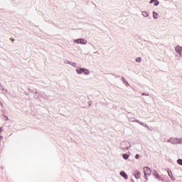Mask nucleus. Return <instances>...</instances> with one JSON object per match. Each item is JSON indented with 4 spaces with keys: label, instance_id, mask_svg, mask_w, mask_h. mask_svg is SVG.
Returning <instances> with one entry per match:
<instances>
[{
    "label": "nucleus",
    "instance_id": "obj_4",
    "mask_svg": "<svg viewBox=\"0 0 182 182\" xmlns=\"http://www.w3.org/2000/svg\"><path fill=\"white\" fill-rule=\"evenodd\" d=\"M144 174H146L147 176H150L151 174V169L148 166L144 167Z\"/></svg>",
    "mask_w": 182,
    "mask_h": 182
},
{
    "label": "nucleus",
    "instance_id": "obj_42",
    "mask_svg": "<svg viewBox=\"0 0 182 182\" xmlns=\"http://www.w3.org/2000/svg\"><path fill=\"white\" fill-rule=\"evenodd\" d=\"M0 145H1V142H0Z\"/></svg>",
    "mask_w": 182,
    "mask_h": 182
},
{
    "label": "nucleus",
    "instance_id": "obj_15",
    "mask_svg": "<svg viewBox=\"0 0 182 182\" xmlns=\"http://www.w3.org/2000/svg\"><path fill=\"white\" fill-rule=\"evenodd\" d=\"M84 75H90V71L87 68H84Z\"/></svg>",
    "mask_w": 182,
    "mask_h": 182
},
{
    "label": "nucleus",
    "instance_id": "obj_41",
    "mask_svg": "<svg viewBox=\"0 0 182 182\" xmlns=\"http://www.w3.org/2000/svg\"><path fill=\"white\" fill-rule=\"evenodd\" d=\"M117 77H120V76H119V75H117Z\"/></svg>",
    "mask_w": 182,
    "mask_h": 182
},
{
    "label": "nucleus",
    "instance_id": "obj_26",
    "mask_svg": "<svg viewBox=\"0 0 182 182\" xmlns=\"http://www.w3.org/2000/svg\"><path fill=\"white\" fill-rule=\"evenodd\" d=\"M71 66H73V68H76V63H71Z\"/></svg>",
    "mask_w": 182,
    "mask_h": 182
},
{
    "label": "nucleus",
    "instance_id": "obj_22",
    "mask_svg": "<svg viewBox=\"0 0 182 182\" xmlns=\"http://www.w3.org/2000/svg\"><path fill=\"white\" fill-rule=\"evenodd\" d=\"M141 126H144V127H146L147 129H149V126H147V124H144V123H143V122H141L140 124H139Z\"/></svg>",
    "mask_w": 182,
    "mask_h": 182
},
{
    "label": "nucleus",
    "instance_id": "obj_40",
    "mask_svg": "<svg viewBox=\"0 0 182 182\" xmlns=\"http://www.w3.org/2000/svg\"><path fill=\"white\" fill-rule=\"evenodd\" d=\"M26 96H28V93L27 92H26Z\"/></svg>",
    "mask_w": 182,
    "mask_h": 182
},
{
    "label": "nucleus",
    "instance_id": "obj_7",
    "mask_svg": "<svg viewBox=\"0 0 182 182\" xmlns=\"http://www.w3.org/2000/svg\"><path fill=\"white\" fill-rule=\"evenodd\" d=\"M76 73H77V75H82V73H83L85 72V68H80L75 70Z\"/></svg>",
    "mask_w": 182,
    "mask_h": 182
},
{
    "label": "nucleus",
    "instance_id": "obj_2",
    "mask_svg": "<svg viewBox=\"0 0 182 182\" xmlns=\"http://www.w3.org/2000/svg\"><path fill=\"white\" fill-rule=\"evenodd\" d=\"M35 95H36V96H38L37 97H36V99H39V96L40 97H42V99H48V95H46L45 92H41L40 93L38 92V91H36V90H35Z\"/></svg>",
    "mask_w": 182,
    "mask_h": 182
},
{
    "label": "nucleus",
    "instance_id": "obj_9",
    "mask_svg": "<svg viewBox=\"0 0 182 182\" xmlns=\"http://www.w3.org/2000/svg\"><path fill=\"white\" fill-rule=\"evenodd\" d=\"M175 50H176V53H178V55H181V50H182V47L178 46L175 48Z\"/></svg>",
    "mask_w": 182,
    "mask_h": 182
},
{
    "label": "nucleus",
    "instance_id": "obj_33",
    "mask_svg": "<svg viewBox=\"0 0 182 182\" xmlns=\"http://www.w3.org/2000/svg\"><path fill=\"white\" fill-rule=\"evenodd\" d=\"M4 139V136L2 135H0V140H2Z\"/></svg>",
    "mask_w": 182,
    "mask_h": 182
},
{
    "label": "nucleus",
    "instance_id": "obj_1",
    "mask_svg": "<svg viewBox=\"0 0 182 182\" xmlns=\"http://www.w3.org/2000/svg\"><path fill=\"white\" fill-rule=\"evenodd\" d=\"M130 146V142L127 141H124L121 143L119 148L121 149V150H123V151H124L125 150H129Z\"/></svg>",
    "mask_w": 182,
    "mask_h": 182
},
{
    "label": "nucleus",
    "instance_id": "obj_31",
    "mask_svg": "<svg viewBox=\"0 0 182 182\" xmlns=\"http://www.w3.org/2000/svg\"><path fill=\"white\" fill-rule=\"evenodd\" d=\"M88 106H92V102H88Z\"/></svg>",
    "mask_w": 182,
    "mask_h": 182
},
{
    "label": "nucleus",
    "instance_id": "obj_3",
    "mask_svg": "<svg viewBox=\"0 0 182 182\" xmlns=\"http://www.w3.org/2000/svg\"><path fill=\"white\" fill-rule=\"evenodd\" d=\"M167 143H171V144H178V138H171L167 140Z\"/></svg>",
    "mask_w": 182,
    "mask_h": 182
},
{
    "label": "nucleus",
    "instance_id": "obj_19",
    "mask_svg": "<svg viewBox=\"0 0 182 182\" xmlns=\"http://www.w3.org/2000/svg\"><path fill=\"white\" fill-rule=\"evenodd\" d=\"M0 87H2V90H3V92H4H4H6V93H8V90H5V89H4V85H2V84L0 82Z\"/></svg>",
    "mask_w": 182,
    "mask_h": 182
},
{
    "label": "nucleus",
    "instance_id": "obj_29",
    "mask_svg": "<svg viewBox=\"0 0 182 182\" xmlns=\"http://www.w3.org/2000/svg\"><path fill=\"white\" fill-rule=\"evenodd\" d=\"M156 0H151L150 1H149V4H154V1H155Z\"/></svg>",
    "mask_w": 182,
    "mask_h": 182
},
{
    "label": "nucleus",
    "instance_id": "obj_37",
    "mask_svg": "<svg viewBox=\"0 0 182 182\" xmlns=\"http://www.w3.org/2000/svg\"><path fill=\"white\" fill-rule=\"evenodd\" d=\"M131 182H134V180H133V178H132V181H131Z\"/></svg>",
    "mask_w": 182,
    "mask_h": 182
},
{
    "label": "nucleus",
    "instance_id": "obj_16",
    "mask_svg": "<svg viewBox=\"0 0 182 182\" xmlns=\"http://www.w3.org/2000/svg\"><path fill=\"white\" fill-rule=\"evenodd\" d=\"M122 80L123 82L127 85V86H130V84H129V82H127V80H126V79H124V77H122Z\"/></svg>",
    "mask_w": 182,
    "mask_h": 182
},
{
    "label": "nucleus",
    "instance_id": "obj_34",
    "mask_svg": "<svg viewBox=\"0 0 182 182\" xmlns=\"http://www.w3.org/2000/svg\"><path fill=\"white\" fill-rule=\"evenodd\" d=\"M5 117H6V120H9V118H8V117H6V116H5Z\"/></svg>",
    "mask_w": 182,
    "mask_h": 182
},
{
    "label": "nucleus",
    "instance_id": "obj_24",
    "mask_svg": "<svg viewBox=\"0 0 182 182\" xmlns=\"http://www.w3.org/2000/svg\"><path fill=\"white\" fill-rule=\"evenodd\" d=\"M178 144H182V138L178 139Z\"/></svg>",
    "mask_w": 182,
    "mask_h": 182
},
{
    "label": "nucleus",
    "instance_id": "obj_8",
    "mask_svg": "<svg viewBox=\"0 0 182 182\" xmlns=\"http://www.w3.org/2000/svg\"><path fill=\"white\" fill-rule=\"evenodd\" d=\"M134 176L135 178H136V179L140 178V177H141L140 171H134Z\"/></svg>",
    "mask_w": 182,
    "mask_h": 182
},
{
    "label": "nucleus",
    "instance_id": "obj_35",
    "mask_svg": "<svg viewBox=\"0 0 182 182\" xmlns=\"http://www.w3.org/2000/svg\"><path fill=\"white\" fill-rule=\"evenodd\" d=\"M68 63H69V65H72V63H70V61H68Z\"/></svg>",
    "mask_w": 182,
    "mask_h": 182
},
{
    "label": "nucleus",
    "instance_id": "obj_13",
    "mask_svg": "<svg viewBox=\"0 0 182 182\" xmlns=\"http://www.w3.org/2000/svg\"><path fill=\"white\" fill-rule=\"evenodd\" d=\"M122 157L124 160H128L129 157H130V155L128 154H123Z\"/></svg>",
    "mask_w": 182,
    "mask_h": 182
},
{
    "label": "nucleus",
    "instance_id": "obj_36",
    "mask_svg": "<svg viewBox=\"0 0 182 182\" xmlns=\"http://www.w3.org/2000/svg\"><path fill=\"white\" fill-rule=\"evenodd\" d=\"M2 132V127H0V133Z\"/></svg>",
    "mask_w": 182,
    "mask_h": 182
},
{
    "label": "nucleus",
    "instance_id": "obj_12",
    "mask_svg": "<svg viewBox=\"0 0 182 182\" xmlns=\"http://www.w3.org/2000/svg\"><path fill=\"white\" fill-rule=\"evenodd\" d=\"M159 14L156 11H153V18L154 19H158L159 18Z\"/></svg>",
    "mask_w": 182,
    "mask_h": 182
},
{
    "label": "nucleus",
    "instance_id": "obj_28",
    "mask_svg": "<svg viewBox=\"0 0 182 182\" xmlns=\"http://www.w3.org/2000/svg\"><path fill=\"white\" fill-rule=\"evenodd\" d=\"M144 175L145 180H149V178H147V175L146 173H144Z\"/></svg>",
    "mask_w": 182,
    "mask_h": 182
},
{
    "label": "nucleus",
    "instance_id": "obj_20",
    "mask_svg": "<svg viewBox=\"0 0 182 182\" xmlns=\"http://www.w3.org/2000/svg\"><path fill=\"white\" fill-rule=\"evenodd\" d=\"M177 163L178 164H180V166H182V159H177Z\"/></svg>",
    "mask_w": 182,
    "mask_h": 182
},
{
    "label": "nucleus",
    "instance_id": "obj_10",
    "mask_svg": "<svg viewBox=\"0 0 182 182\" xmlns=\"http://www.w3.org/2000/svg\"><path fill=\"white\" fill-rule=\"evenodd\" d=\"M167 173H168V176L171 177V178L172 180H176V178H174V177L173 176V173L171 172V171L170 170V168H168V169H167Z\"/></svg>",
    "mask_w": 182,
    "mask_h": 182
},
{
    "label": "nucleus",
    "instance_id": "obj_11",
    "mask_svg": "<svg viewBox=\"0 0 182 182\" xmlns=\"http://www.w3.org/2000/svg\"><path fill=\"white\" fill-rule=\"evenodd\" d=\"M86 43H87V41L85 40V38H80V45H86Z\"/></svg>",
    "mask_w": 182,
    "mask_h": 182
},
{
    "label": "nucleus",
    "instance_id": "obj_27",
    "mask_svg": "<svg viewBox=\"0 0 182 182\" xmlns=\"http://www.w3.org/2000/svg\"><path fill=\"white\" fill-rule=\"evenodd\" d=\"M141 96H149V94H146L145 92H143L141 94Z\"/></svg>",
    "mask_w": 182,
    "mask_h": 182
},
{
    "label": "nucleus",
    "instance_id": "obj_14",
    "mask_svg": "<svg viewBox=\"0 0 182 182\" xmlns=\"http://www.w3.org/2000/svg\"><path fill=\"white\" fill-rule=\"evenodd\" d=\"M141 15L144 17V18H148L149 16V14L147 13V11H142L141 12Z\"/></svg>",
    "mask_w": 182,
    "mask_h": 182
},
{
    "label": "nucleus",
    "instance_id": "obj_25",
    "mask_svg": "<svg viewBox=\"0 0 182 182\" xmlns=\"http://www.w3.org/2000/svg\"><path fill=\"white\" fill-rule=\"evenodd\" d=\"M135 159H136V160H139V159H140V155H139V154H136L135 155Z\"/></svg>",
    "mask_w": 182,
    "mask_h": 182
},
{
    "label": "nucleus",
    "instance_id": "obj_21",
    "mask_svg": "<svg viewBox=\"0 0 182 182\" xmlns=\"http://www.w3.org/2000/svg\"><path fill=\"white\" fill-rule=\"evenodd\" d=\"M74 43H77V44L80 43V38L75 40Z\"/></svg>",
    "mask_w": 182,
    "mask_h": 182
},
{
    "label": "nucleus",
    "instance_id": "obj_6",
    "mask_svg": "<svg viewBox=\"0 0 182 182\" xmlns=\"http://www.w3.org/2000/svg\"><path fill=\"white\" fill-rule=\"evenodd\" d=\"M152 174L156 178H159V180H161V177L160 176V174L157 172V171L154 170L152 172Z\"/></svg>",
    "mask_w": 182,
    "mask_h": 182
},
{
    "label": "nucleus",
    "instance_id": "obj_23",
    "mask_svg": "<svg viewBox=\"0 0 182 182\" xmlns=\"http://www.w3.org/2000/svg\"><path fill=\"white\" fill-rule=\"evenodd\" d=\"M29 93H35L36 91H33V90L28 88Z\"/></svg>",
    "mask_w": 182,
    "mask_h": 182
},
{
    "label": "nucleus",
    "instance_id": "obj_18",
    "mask_svg": "<svg viewBox=\"0 0 182 182\" xmlns=\"http://www.w3.org/2000/svg\"><path fill=\"white\" fill-rule=\"evenodd\" d=\"M136 62H137V63H140V62H141V58L140 57H138L136 58Z\"/></svg>",
    "mask_w": 182,
    "mask_h": 182
},
{
    "label": "nucleus",
    "instance_id": "obj_30",
    "mask_svg": "<svg viewBox=\"0 0 182 182\" xmlns=\"http://www.w3.org/2000/svg\"><path fill=\"white\" fill-rule=\"evenodd\" d=\"M10 41H11L12 43H14L15 42V39H14V38H10Z\"/></svg>",
    "mask_w": 182,
    "mask_h": 182
},
{
    "label": "nucleus",
    "instance_id": "obj_5",
    "mask_svg": "<svg viewBox=\"0 0 182 182\" xmlns=\"http://www.w3.org/2000/svg\"><path fill=\"white\" fill-rule=\"evenodd\" d=\"M121 177H123L125 180H127L129 178V176H127V173L124 172V171H121L119 173Z\"/></svg>",
    "mask_w": 182,
    "mask_h": 182
},
{
    "label": "nucleus",
    "instance_id": "obj_32",
    "mask_svg": "<svg viewBox=\"0 0 182 182\" xmlns=\"http://www.w3.org/2000/svg\"><path fill=\"white\" fill-rule=\"evenodd\" d=\"M136 123H139V124H140V123H141V122H140L139 120H136Z\"/></svg>",
    "mask_w": 182,
    "mask_h": 182
},
{
    "label": "nucleus",
    "instance_id": "obj_17",
    "mask_svg": "<svg viewBox=\"0 0 182 182\" xmlns=\"http://www.w3.org/2000/svg\"><path fill=\"white\" fill-rule=\"evenodd\" d=\"M160 4V1H159V0H156L155 1H154V6H159V4Z\"/></svg>",
    "mask_w": 182,
    "mask_h": 182
},
{
    "label": "nucleus",
    "instance_id": "obj_38",
    "mask_svg": "<svg viewBox=\"0 0 182 182\" xmlns=\"http://www.w3.org/2000/svg\"><path fill=\"white\" fill-rule=\"evenodd\" d=\"M130 122H133V120H132V118L129 119Z\"/></svg>",
    "mask_w": 182,
    "mask_h": 182
},
{
    "label": "nucleus",
    "instance_id": "obj_39",
    "mask_svg": "<svg viewBox=\"0 0 182 182\" xmlns=\"http://www.w3.org/2000/svg\"><path fill=\"white\" fill-rule=\"evenodd\" d=\"M0 105H1V106H2V102H0Z\"/></svg>",
    "mask_w": 182,
    "mask_h": 182
}]
</instances>
